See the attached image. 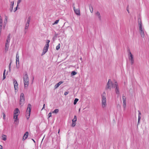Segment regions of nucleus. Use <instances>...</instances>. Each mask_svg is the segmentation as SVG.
<instances>
[{
	"mask_svg": "<svg viewBox=\"0 0 149 149\" xmlns=\"http://www.w3.org/2000/svg\"><path fill=\"white\" fill-rule=\"evenodd\" d=\"M141 118V116H138V120H140Z\"/></svg>",
	"mask_w": 149,
	"mask_h": 149,
	"instance_id": "obj_46",
	"label": "nucleus"
},
{
	"mask_svg": "<svg viewBox=\"0 0 149 149\" xmlns=\"http://www.w3.org/2000/svg\"><path fill=\"white\" fill-rule=\"evenodd\" d=\"M29 23L26 22L25 25L29 26Z\"/></svg>",
	"mask_w": 149,
	"mask_h": 149,
	"instance_id": "obj_43",
	"label": "nucleus"
},
{
	"mask_svg": "<svg viewBox=\"0 0 149 149\" xmlns=\"http://www.w3.org/2000/svg\"><path fill=\"white\" fill-rule=\"evenodd\" d=\"M31 107V105L30 104H28L26 110V116L27 119H28L30 117Z\"/></svg>",
	"mask_w": 149,
	"mask_h": 149,
	"instance_id": "obj_5",
	"label": "nucleus"
},
{
	"mask_svg": "<svg viewBox=\"0 0 149 149\" xmlns=\"http://www.w3.org/2000/svg\"><path fill=\"white\" fill-rule=\"evenodd\" d=\"M74 3L73 4L72 6L73 7L75 13L77 15H80V14L79 10L78 9H76L75 7L74 6Z\"/></svg>",
	"mask_w": 149,
	"mask_h": 149,
	"instance_id": "obj_11",
	"label": "nucleus"
},
{
	"mask_svg": "<svg viewBox=\"0 0 149 149\" xmlns=\"http://www.w3.org/2000/svg\"><path fill=\"white\" fill-rule=\"evenodd\" d=\"M3 148V146L0 145V149H2Z\"/></svg>",
	"mask_w": 149,
	"mask_h": 149,
	"instance_id": "obj_47",
	"label": "nucleus"
},
{
	"mask_svg": "<svg viewBox=\"0 0 149 149\" xmlns=\"http://www.w3.org/2000/svg\"><path fill=\"white\" fill-rule=\"evenodd\" d=\"M63 82L62 81H60L56 84L55 86V88H57L59 85H60L61 84H62Z\"/></svg>",
	"mask_w": 149,
	"mask_h": 149,
	"instance_id": "obj_19",
	"label": "nucleus"
},
{
	"mask_svg": "<svg viewBox=\"0 0 149 149\" xmlns=\"http://www.w3.org/2000/svg\"><path fill=\"white\" fill-rule=\"evenodd\" d=\"M127 12L128 13H129V11L128 10H127Z\"/></svg>",
	"mask_w": 149,
	"mask_h": 149,
	"instance_id": "obj_53",
	"label": "nucleus"
},
{
	"mask_svg": "<svg viewBox=\"0 0 149 149\" xmlns=\"http://www.w3.org/2000/svg\"><path fill=\"white\" fill-rule=\"evenodd\" d=\"M24 88L27 87L29 84V79L28 75L27 74H25L23 77Z\"/></svg>",
	"mask_w": 149,
	"mask_h": 149,
	"instance_id": "obj_4",
	"label": "nucleus"
},
{
	"mask_svg": "<svg viewBox=\"0 0 149 149\" xmlns=\"http://www.w3.org/2000/svg\"><path fill=\"white\" fill-rule=\"evenodd\" d=\"M13 81L15 90V91L16 90H17L18 88L17 82V81L15 79H13Z\"/></svg>",
	"mask_w": 149,
	"mask_h": 149,
	"instance_id": "obj_12",
	"label": "nucleus"
},
{
	"mask_svg": "<svg viewBox=\"0 0 149 149\" xmlns=\"http://www.w3.org/2000/svg\"><path fill=\"white\" fill-rule=\"evenodd\" d=\"M5 114H4L3 115V118H4L5 117Z\"/></svg>",
	"mask_w": 149,
	"mask_h": 149,
	"instance_id": "obj_51",
	"label": "nucleus"
},
{
	"mask_svg": "<svg viewBox=\"0 0 149 149\" xmlns=\"http://www.w3.org/2000/svg\"><path fill=\"white\" fill-rule=\"evenodd\" d=\"M68 93H69V91L65 92L64 93V95H68Z\"/></svg>",
	"mask_w": 149,
	"mask_h": 149,
	"instance_id": "obj_39",
	"label": "nucleus"
},
{
	"mask_svg": "<svg viewBox=\"0 0 149 149\" xmlns=\"http://www.w3.org/2000/svg\"><path fill=\"white\" fill-rule=\"evenodd\" d=\"M140 33L141 37H144V36L145 34L143 30V29H142V31H140Z\"/></svg>",
	"mask_w": 149,
	"mask_h": 149,
	"instance_id": "obj_23",
	"label": "nucleus"
},
{
	"mask_svg": "<svg viewBox=\"0 0 149 149\" xmlns=\"http://www.w3.org/2000/svg\"><path fill=\"white\" fill-rule=\"evenodd\" d=\"M138 112H139V116H140L141 115V113L139 110L138 111Z\"/></svg>",
	"mask_w": 149,
	"mask_h": 149,
	"instance_id": "obj_45",
	"label": "nucleus"
},
{
	"mask_svg": "<svg viewBox=\"0 0 149 149\" xmlns=\"http://www.w3.org/2000/svg\"><path fill=\"white\" fill-rule=\"evenodd\" d=\"M115 84H114L111 81V79H109L108 80V81L107 83L106 89H111V87H112L113 88V86H114Z\"/></svg>",
	"mask_w": 149,
	"mask_h": 149,
	"instance_id": "obj_6",
	"label": "nucleus"
},
{
	"mask_svg": "<svg viewBox=\"0 0 149 149\" xmlns=\"http://www.w3.org/2000/svg\"><path fill=\"white\" fill-rule=\"evenodd\" d=\"M95 15L98 18L100 21L102 20V17L99 11H97L95 13Z\"/></svg>",
	"mask_w": 149,
	"mask_h": 149,
	"instance_id": "obj_10",
	"label": "nucleus"
},
{
	"mask_svg": "<svg viewBox=\"0 0 149 149\" xmlns=\"http://www.w3.org/2000/svg\"><path fill=\"white\" fill-rule=\"evenodd\" d=\"M17 7L15 8L14 10V12H15L17 10Z\"/></svg>",
	"mask_w": 149,
	"mask_h": 149,
	"instance_id": "obj_42",
	"label": "nucleus"
},
{
	"mask_svg": "<svg viewBox=\"0 0 149 149\" xmlns=\"http://www.w3.org/2000/svg\"><path fill=\"white\" fill-rule=\"evenodd\" d=\"M72 126L73 127H74L75 125H76V124H75V122H72Z\"/></svg>",
	"mask_w": 149,
	"mask_h": 149,
	"instance_id": "obj_33",
	"label": "nucleus"
},
{
	"mask_svg": "<svg viewBox=\"0 0 149 149\" xmlns=\"http://www.w3.org/2000/svg\"><path fill=\"white\" fill-rule=\"evenodd\" d=\"M16 63L17 68H19V59H16Z\"/></svg>",
	"mask_w": 149,
	"mask_h": 149,
	"instance_id": "obj_18",
	"label": "nucleus"
},
{
	"mask_svg": "<svg viewBox=\"0 0 149 149\" xmlns=\"http://www.w3.org/2000/svg\"><path fill=\"white\" fill-rule=\"evenodd\" d=\"M25 101L24 96L23 93H21L20 95L19 105L21 106H22L24 103Z\"/></svg>",
	"mask_w": 149,
	"mask_h": 149,
	"instance_id": "obj_7",
	"label": "nucleus"
},
{
	"mask_svg": "<svg viewBox=\"0 0 149 149\" xmlns=\"http://www.w3.org/2000/svg\"><path fill=\"white\" fill-rule=\"evenodd\" d=\"M19 112V111L18 108L15 109L14 112L13 118L15 120L14 123L15 124H18L19 122V120L18 118V114H17Z\"/></svg>",
	"mask_w": 149,
	"mask_h": 149,
	"instance_id": "obj_1",
	"label": "nucleus"
},
{
	"mask_svg": "<svg viewBox=\"0 0 149 149\" xmlns=\"http://www.w3.org/2000/svg\"><path fill=\"white\" fill-rule=\"evenodd\" d=\"M138 22H139V30L140 31H142V30L143 29H142V23L141 21V19H138Z\"/></svg>",
	"mask_w": 149,
	"mask_h": 149,
	"instance_id": "obj_13",
	"label": "nucleus"
},
{
	"mask_svg": "<svg viewBox=\"0 0 149 149\" xmlns=\"http://www.w3.org/2000/svg\"><path fill=\"white\" fill-rule=\"evenodd\" d=\"M14 4V1H12L11 2V4L10 5V10L11 12H12L13 11V6Z\"/></svg>",
	"mask_w": 149,
	"mask_h": 149,
	"instance_id": "obj_15",
	"label": "nucleus"
},
{
	"mask_svg": "<svg viewBox=\"0 0 149 149\" xmlns=\"http://www.w3.org/2000/svg\"><path fill=\"white\" fill-rule=\"evenodd\" d=\"M128 56L129 59L131 63V64L133 65L134 63V60L133 58V56L130 51H129Z\"/></svg>",
	"mask_w": 149,
	"mask_h": 149,
	"instance_id": "obj_8",
	"label": "nucleus"
},
{
	"mask_svg": "<svg viewBox=\"0 0 149 149\" xmlns=\"http://www.w3.org/2000/svg\"><path fill=\"white\" fill-rule=\"evenodd\" d=\"M77 121V117L76 116H74V118L72 120V122H76Z\"/></svg>",
	"mask_w": 149,
	"mask_h": 149,
	"instance_id": "obj_28",
	"label": "nucleus"
},
{
	"mask_svg": "<svg viewBox=\"0 0 149 149\" xmlns=\"http://www.w3.org/2000/svg\"><path fill=\"white\" fill-rule=\"evenodd\" d=\"M48 48L44 47L43 50V52L42 53V55L44 54L47 51Z\"/></svg>",
	"mask_w": 149,
	"mask_h": 149,
	"instance_id": "obj_17",
	"label": "nucleus"
},
{
	"mask_svg": "<svg viewBox=\"0 0 149 149\" xmlns=\"http://www.w3.org/2000/svg\"><path fill=\"white\" fill-rule=\"evenodd\" d=\"M77 72L74 71H73L72 72L71 75L72 76L74 75L77 74Z\"/></svg>",
	"mask_w": 149,
	"mask_h": 149,
	"instance_id": "obj_29",
	"label": "nucleus"
},
{
	"mask_svg": "<svg viewBox=\"0 0 149 149\" xmlns=\"http://www.w3.org/2000/svg\"><path fill=\"white\" fill-rule=\"evenodd\" d=\"M48 116L49 118L50 117L52 116V113L51 112H50L48 114Z\"/></svg>",
	"mask_w": 149,
	"mask_h": 149,
	"instance_id": "obj_40",
	"label": "nucleus"
},
{
	"mask_svg": "<svg viewBox=\"0 0 149 149\" xmlns=\"http://www.w3.org/2000/svg\"><path fill=\"white\" fill-rule=\"evenodd\" d=\"M123 106L124 108H125L126 107V102L123 103Z\"/></svg>",
	"mask_w": 149,
	"mask_h": 149,
	"instance_id": "obj_38",
	"label": "nucleus"
},
{
	"mask_svg": "<svg viewBox=\"0 0 149 149\" xmlns=\"http://www.w3.org/2000/svg\"><path fill=\"white\" fill-rule=\"evenodd\" d=\"M59 21V20H56L55 22H54L53 23V25H54V24H57L58 22Z\"/></svg>",
	"mask_w": 149,
	"mask_h": 149,
	"instance_id": "obj_34",
	"label": "nucleus"
},
{
	"mask_svg": "<svg viewBox=\"0 0 149 149\" xmlns=\"http://www.w3.org/2000/svg\"><path fill=\"white\" fill-rule=\"evenodd\" d=\"M50 42V41L49 40H47V42H46V44H49V43Z\"/></svg>",
	"mask_w": 149,
	"mask_h": 149,
	"instance_id": "obj_41",
	"label": "nucleus"
},
{
	"mask_svg": "<svg viewBox=\"0 0 149 149\" xmlns=\"http://www.w3.org/2000/svg\"><path fill=\"white\" fill-rule=\"evenodd\" d=\"M28 27H29L28 26H26L25 25V30H24V32H25V33H26L27 29L28 28Z\"/></svg>",
	"mask_w": 149,
	"mask_h": 149,
	"instance_id": "obj_30",
	"label": "nucleus"
},
{
	"mask_svg": "<svg viewBox=\"0 0 149 149\" xmlns=\"http://www.w3.org/2000/svg\"><path fill=\"white\" fill-rule=\"evenodd\" d=\"M3 20L1 16L0 15V27H3Z\"/></svg>",
	"mask_w": 149,
	"mask_h": 149,
	"instance_id": "obj_21",
	"label": "nucleus"
},
{
	"mask_svg": "<svg viewBox=\"0 0 149 149\" xmlns=\"http://www.w3.org/2000/svg\"><path fill=\"white\" fill-rule=\"evenodd\" d=\"M59 111V110L58 109H55L52 112V113H57Z\"/></svg>",
	"mask_w": 149,
	"mask_h": 149,
	"instance_id": "obj_26",
	"label": "nucleus"
},
{
	"mask_svg": "<svg viewBox=\"0 0 149 149\" xmlns=\"http://www.w3.org/2000/svg\"><path fill=\"white\" fill-rule=\"evenodd\" d=\"M78 100H79V99H78L75 98L74 99V105L76 104H77V102L78 101Z\"/></svg>",
	"mask_w": 149,
	"mask_h": 149,
	"instance_id": "obj_27",
	"label": "nucleus"
},
{
	"mask_svg": "<svg viewBox=\"0 0 149 149\" xmlns=\"http://www.w3.org/2000/svg\"><path fill=\"white\" fill-rule=\"evenodd\" d=\"M18 53L17 52V54L16 55V59H19V55L18 54Z\"/></svg>",
	"mask_w": 149,
	"mask_h": 149,
	"instance_id": "obj_35",
	"label": "nucleus"
},
{
	"mask_svg": "<svg viewBox=\"0 0 149 149\" xmlns=\"http://www.w3.org/2000/svg\"><path fill=\"white\" fill-rule=\"evenodd\" d=\"M49 44H45V47H46L47 48H49Z\"/></svg>",
	"mask_w": 149,
	"mask_h": 149,
	"instance_id": "obj_36",
	"label": "nucleus"
},
{
	"mask_svg": "<svg viewBox=\"0 0 149 149\" xmlns=\"http://www.w3.org/2000/svg\"><path fill=\"white\" fill-rule=\"evenodd\" d=\"M122 98H123V103L126 102V97L125 96H124L123 95L122 96Z\"/></svg>",
	"mask_w": 149,
	"mask_h": 149,
	"instance_id": "obj_25",
	"label": "nucleus"
},
{
	"mask_svg": "<svg viewBox=\"0 0 149 149\" xmlns=\"http://www.w3.org/2000/svg\"><path fill=\"white\" fill-rule=\"evenodd\" d=\"M21 0H18L17 1V6H18V4L21 2Z\"/></svg>",
	"mask_w": 149,
	"mask_h": 149,
	"instance_id": "obj_37",
	"label": "nucleus"
},
{
	"mask_svg": "<svg viewBox=\"0 0 149 149\" xmlns=\"http://www.w3.org/2000/svg\"><path fill=\"white\" fill-rule=\"evenodd\" d=\"M89 9L91 13H92L93 12V8L91 4H90L89 5Z\"/></svg>",
	"mask_w": 149,
	"mask_h": 149,
	"instance_id": "obj_20",
	"label": "nucleus"
},
{
	"mask_svg": "<svg viewBox=\"0 0 149 149\" xmlns=\"http://www.w3.org/2000/svg\"><path fill=\"white\" fill-rule=\"evenodd\" d=\"M10 34H9L7 36L5 44V50L6 52L8 51L10 41Z\"/></svg>",
	"mask_w": 149,
	"mask_h": 149,
	"instance_id": "obj_2",
	"label": "nucleus"
},
{
	"mask_svg": "<svg viewBox=\"0 0 149 149\" xmlns=\"http://www.w3.org/2000/svg\"><path fill=\"white\" fill-rule=\"evenodd\" d=\"M29 132H26L23 136V140H25L27 138Z\"/></svg>",
	"mask_w": 149,
	"mask_h": 149,
	"instance_id": "obj_16",
	"label": "nucleus"
},
{
	"mask_svg": "<svg viewBox=\"0 0 149 149\" xmlns=\"http://www.w3.org/2000/svg\"><path fill=\"white\" fill-rule=\"evenodd\" d=\"M2 137V139L3 140L5 141L6 140L7 138H6V136L4 134H3L1 136Z\"/></svg>",
	"mask_w": 149,
	"mask_h": 149,
	"instance_id": "obj_22",
	"label": "nucleus"
},
{
	"mask_svg": "<svg viewBox=\"0 0 149 149\" xmlns=\"http://www.w3.org/2000/svg\"><path fill=\"white\" fill-rule=\"evenodd\" d=\"M59 133V131H58V133Z\"/></svg>",
	"mask_w": 149,
	"mask_h": 149,
	"instance_id": "obj_54",
	"label": "nucleus"
},
{
	"mask_svg": "<svg viewBox=\"0 0 149 149\" xmlns=\"http://www.w3.org/2000/svg\"><path fill=\"white\" fill-rule=\"evenodd\" d=\"M6 70H4L3 71V80H4L6 78V76H5V72Z\"/></svg>",
	"mask_w": 149,
	"mask_h": 149,
	"instance_id": "obj_24",
	"label": "nucleus"
},
{
	"mask_svg": "<svg viewBox=\"0 0 149 149\" xmlns=\"http://www.w3.org/2000/svg\"><path fill=\"white\" fill-rule=\"evenodd\" d=\"M32 140L35 143L36 142H35V140L33 139H32Z\"/></svg>",
	"mask_w": 149,
	"mask_h": 149,
	"instance_id": "obj_52",
	"label": "nucleus"
},
{
	"mask_svg": "<svg viewBox=\"0 0 149 149\" xmlns=\"http://www.w3.org/2000/svg\"><path fill=\"white\" fill-rule=\"evenodd\" d=\"M7 22V17L5 16L4 23H3V29H5Z\"/></svg>",
	"mask_w": 149,
	"mask_h": 149,
	"instance_id": "obj_14",
	"label": "nucleus"
},
{
	"mask_svg": "<svg viewBox=\"0 0 149 149\" xmlns=\"http://www.w3.org/2000/svg\"><path fill=\"white\" fill-rule=\"evenodd\" d=\"M10 63L9 64V67H10V66H11V64L12 63V61L11 60H10Z\"/></svg>",
	"mask_w": 149,
	"mask_h": 149,
	"instance_id": "obj_44",
	"label": "nucleus"
},
{
	"mask_svg": "<svg viewBox=\"0 0 149 149\" xmlns=\"http://www.w3.org/2000/svg\"><path fill=\"white\" fill-rule=\"evenodd\" d=\"M31 17L30 16L27 19L26 22L30 23V20H31Z\"/></svg>",
	"mask_w": 149,
	"mask_h": 149,
	"instance_id": "obj_32",
	"label": "nucleus"
},
{
	"mask_svg": "<svg viewBox=\"0 0 149 149\" xmlns=\"http://www.w3.org/2000/svg\"><path fill=\"white\" fill-rule=\"evenodd\" d=\"M105 95V93L104 92L102 95V106L103 108H105L106 106L107 100Z\"/></svg>",
	"mask_w": 149,
	"mask_h": 149,
	"instance_id": "obj_3",
	"label": "nucleus"
},
{
	"mask_svg": "<svg viewBox=\"0 0 149 149\" xmlns=\"http://www.w3.org/2000/svg\"><path fill=\"white\" fill-rule=\"evenodd\" d=\"M60 44H59L56 47V49L57 50H58L60 49Z\"/></svg>",
	"mask_w": 149,
	"mask_h": 149,
	"instance_id": "obj_31",
	"label": "nucleus"
},
{
	"mask_svg": "<svg viewBox=\"0 0 149 149\" xmlns=\"http://www.w3.org/2000/svg\"><path fill=\"white\" fill-rule=\"evenodd\" d=\"M9 71L10 72L11 70L10 67H9Z\"/></svg>",
	"mask_w": 149,
	"mask_h": 149,
	"instance_id": "obj_50",
	"label": "nucleus"
},
{
	"mask_svg": "<svg viewBox=\"0 0 149 149\" xmlns=\"http://www.w3.org/2000/svg\"><path fill=\"white\" fill-rule=\"evenodd\" d=\"M81 59H82L81 58H80V60H81Z\"/></svg>",
	"mask_w": 149,
	"mask_h": 149,
	"instance_id": "obj_55",
	"label": "nucleus"
},
{
	"mask_svg": "<svg viewBox=\"0 0 149 149\" xmlns=\"http://www.w3.org/2000/svg\"><path fill=\"white\" fill-rule=\"evenodd\" d=\"M45 104H44L43 105V107L42 108V109H44V108H45Z\"/></svg>",
	"mask_w": 149,
	"mask_h": 149,
	"instance_id": "obj_49",
	"label": "nucleus"
},
{
	"mask_svg": "<svg viewBox=\"0 0 149 149\" xmlns=\"http://www.w3.org/2000/svg\"><path fill=\"white\" fill-rule=\"evenodd\" d=\"M140 120H138V125L140 123Z\"/></svg>",
	"mask_w": 149,
	"mask_h": 149,
	"instance_id": "obj_48",
	"label": "nucleus"
},
{
	"mask_svg": "<svg viewBox=\"0 0 149 149\" xmlns=\"http://www.w3.org/2000/svg\"><path fill=\"white\" fill-rule=\"evenodd\" d=\"M113 88H115V91L116 93L118 95L119 94L120 92L119 89V87L118 85V83L117 82H115V84Z\"/></svg>",
	"mask_w": 149,
	"mask_h": 149,
	"instance_id": "obj_9",
	"label": "nucleus"
}]
</instances>
